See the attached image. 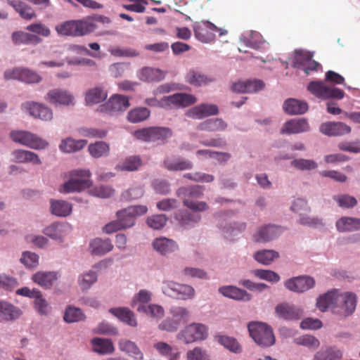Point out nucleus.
<instances>
[{"mask_svg":"<svg viewBox=\"0 0 360 360\" xmlns=\"http://www.w3.org/2000/svg\"><path fill=\"white\" fill-rule=\"evenodd\" d=\"M176 194L179 198H183L184 205L192 210L201 212L208 209L206 202L193 200L202 195V187L200 186L181 187L176 191Z\"/></svg>","mask_w":360,"mask_h":360,"instance_id":"1","label":"nucleus"},{"mask_svg":"<svg viewBox=\"0 0 360 360\" xmlns=\"http://www.w3.org/2000/svg\"><path fill=\"white\" fill-rule=\"evenodd\" d=\"M172 130L166 127H149L136 130L134 136L136 139L146 142H158L165 143L172 136Z\"/></svg>","mask_w":360,"mask_h":360,"instance_id":"2","label":"nucleus"},{"mask_svg":"<svg viewBox=\"0 0 360 360\" xmlns=\"http://www.w3.org/2000/svg\"><path fill=\"white\" fill-rule=\"evenodd\" d=\"M250 335L262 347H270L275 342V337L271 327L262 322H250L248 324Z\"/></svg>","mask_w":360,"mask_h":360,"instance_id":"3","label":"nucleus"},{"mask_svg":"<svg viewBox=\"0 0 360 360\" xmlns=\"http://www.w3.org/2000/svg\"><path fill=\"white\" fill-rule=\"evenodd\" d=\"M89 170H74L71 174V179L65 182L60 188V192L68 193L75 191H81L91 186Z\"/></svg>","mask_w":360,"mask_h":360,"instance_id":"4","label":"nucleus"},{"mask_svg":"<svg viewBox=\"0 0 360 360\" xmlns=\"http://www.w3.org/2000/svg\"><path fill=\"white\" fill-rule=\"evenodd\" d=\"M208 335L207 327L202 323H193L184 328L177 335V338L186 344L204 340Z\"/></svg>","mask_w":360,"mask_h":360,"instance_id":"5","label":"nucleus"},{"mask_svg":"<svg viewBox=\"0 0 360 360\" xmlns=\"http://www.w3.org/2000/svg\"><path fill=\"white\" fill-rule=\"evenodd\" d=\"M195 37L202 43H210L215 39V32L224 35L226 31L217 27L209 21L197 22L193 25Z\"/></svg>","mask_w":360,"mask_h":360,"instance_id":"6","label":"nucleus"},{"mask_svg":"<svg viewBox=\"0 0 360 360\" xmlns=\"http://www.w3.org/2000/svg\"><path fill=\"white\" fill-rule=\"evenodd\" d=\"M93 25L89 21L72 20L65 22L56 27L57 32L65 36H82L91 33Z\"/></svg>","mask_w":360,"mask_h":360,"instance_id":"7","label":"nucleus"},{"mask_svg":"<svg viewBox=\"0 0 360 360\" xmlns=\"http://www.w3.org/2000/svg\"><path fill=\"white\" fill-rule=\"evenodd\" d=\"M307 89L317 98L322 99H342L345 96V92L342 90L336 87L328 86L320 81L311 82Z\"/></svg>","mask_w":360,"mask_h":360,"instance_id":"8","label":"nucleus"},{"mask_svg":"<svg viewBox=\"0 0 360 360\" xmlns=\"http://www.w3.org/2000/svg\"><path fill=\"white\" fill-rule=\"evenodd\" d=\"M162 291L169 297L184 300L192 299L195 295V290L192 286L170 281L163 283Z\"/></svg>","mask_w":360,"mask_h":360,"instance_id":"9","label":"nucleus"},{"mask_svg":"<svg viewBox=\"0 0 360 360\" xmlns=\"http://www.w3.org/2000/svg\"><path fill=\"white\" fill-rule=\"evenodd\" d=\"M130 106L129 98L120 94L112 95L105 103L100 105L97 110L108 115H115L124 111Z\"/></svg>","mask_w":360,"mask_h":360,"instance_id":"10","label":"nucleus"},{"mask_svg":"<svg viewBox=\"0 0 360 360\" xmlns=\"http://www.w3.org/2000/svg\"><path fill=\"white\" fill-rule=\"evenodd\" d=\"M11 139L32 149H43L48 143L34 134L25 131H15L11 133Z\"/></svg>","mask_w":360,"mask_h":360,"instance_id":"11","label":"nucleus"},{"mask_svg":"<svg viewBox=\"0 0 360 360\" xmlns=\"http://www.w3.org/2000/svg\"><path fill=\"white\" fill-rule=\"evenodd\" d=\"M197 102L195 96L186 93H177L171 96H164L160 101L163 107L182 108L191 105Z\"/></svg>","mask_w":360,"mask_h":360,"instance_id":"12","label":"nucleus"},{"mask_svg":"<svg viewBox=\"0 0 360 360\" xmlns=\"http://www.w3.org/2000/svg\"><path fill=\"white\" fill-rule=\"evenodd\" d=\"M148 211V208L145 205L129 206L126 209L117 212L123 229L130 228L134 224L136 217L143 215Z\"/></svg>","mask_w":360,"mask_h":360,"instance_id":"13","label":"nucleus"},{"mask_svg":"<svg viewBox=\"0 0 360 360\" xmlns=\"http://www.w3.org/2000/svg\"><path fill=\"white\" fill-rule=\"evenodd\" d=\"M6 79H18L27 84L39 83L41 77L36 72L24 68H15L4 72Z\"/></svg>","mask_w":360,"mask_h":360,"instance_id":"14","label":"nucleus"},{"mask_svg":"<svg viewBox=\"0 0 360 360\" xmlns=\"http://www.w3.org/2000/svg\"><path fill=\"white\" fill-rule=\"evenodd\" d=\"M45 100L54 105H73L75 98L73 95L67 90L61 89H53L46 94Z\"/></svg>","mask_w":360,"mask_h":360,"instance_id":"15","label":"nucleus"},{"mask_svg":"<svg viewBox=\"0 0 360 360\" xmlns=\"http://www.w3.org/2000/svg\"><path fill=\"white\" fill-rule=\"evenodd\" d=\"M319 131L328 136H341L349 134L352 129L342 122H326L320 125Z\"/></svg>","mask_w":360,"mask_h":360,"instance_id":"16","label":"nucleus"},{"mask_svg":"<svg viewBox=\"0 0 360 360\" xmlns=\"http://www.w3.org/2000/svg\"><path fill=\"white\" fill-rule=\"evenodd\" d=\"M315 281L307 276L294 277L285 282V286L290 291L304 292L314 287Z\"/></svg>","mask_w":360,"mask_h":360,"instance_id":"17","label":"nucleus"},{"mask_svg":"<svg viewBox=\"0 0 360 360\" xmlns=\"http://www.w3.org/2000/svg\"><path fill=\"white\" fill-rule=\"evenodd\" d=\"M356 295L352 292L339 293L336 290L335 307H340L345 316L352 314L356 308Z\"/></svg>","mask_w":360,"mask_h":360,"instance_id":"18","label":"nucleus"},{"mask_svg":"<svg viewBox=\"0 0 360 360\" xmlns=\"http://www.w3.org/2000/svg\"><path fill=\"white\" fill-rule=\"evenodd\" d=\"M218 112V107L216 105L202 103L188 110L186 112V115L192 119L200 120L208 116L217 115Z\"/></svg>","mask_w":360,"mask_h":360,"instance_id":"19","label":"nucleus"},{"mask_svg":"<svg viewBox=\"0 0 360 360\" xmlns=\"http://www.w3.org/2000/svg\"><path fill=\"white\" fill-rule=\"evenodd\" d=\"M291 210L302 216L300 219V223L303 225L314 226L320 223L318 219L304 216L309 211L310 208L307 202L303 199L298 198L295 200L291 206Z\"/></svg>","mask_w":360,"mask_h":360,"instance_id":"20","label":"nucleus"},{"mask_svg":"<svg viewBox=\"0 0 360 360\" xmlns=\"http://www.w3.org/2000/svg\"><path fill=\"white\" fill-rule=\"evenodd\" d=\"M310 127L304 118L291 119L286 122L281 129V134H299L309 131Z\"/></svg>","mask_w":360,"mask_h":360,"instance_id":"21","label":"nucleus"},{"mask_svg":"<svg viewBox=\"0 0 360 360\" xmlns=\"http://www.w3.org/2000/svg\"><path fill=\"white\" fill-rule=\"evenodd\" d=\"M275 313L279 318L285 320L300 319L302 316V311L300 309L288 303H281L275 308Z\"/></svg>","mask_w":360,"mask_h":360,"instance_id":"22","label":"nucleus"},{"mask_svg":"<svg viewBox=\"0 0 360 360\" xmlns=\"http://www.w3.org/2000/svg\"><path fill=\"white\" fill-rule=\"evenodd\" d=\"M281 233V229L274 225H267L261 227L254 235L256 242L264 243L274 240Z\"/></svg>","mask_w":360,"mask_h":360,"instance_id":"23","label":"nucleus"},{"mask_svg":"<svg viewBox=\"0 0 360 360\" xmlns=\"http://www.w3.org/2000/svg\"><path fill=\"white\" fill-rule=\"evenodd\" d=\"M92 350L101 355L111 354L115 352V347L110 339L94 338L91 339Z\"/></svg>","mask_w":360,"mask_h":360,"instance_id":"24","label":"nucleus"},{"mask_svg":"<svg viewBox=\"0 0 360 360\" xmlns=\"http://www.w3.org/2000/svg\"><path fill=\"white\" fill-rule=\"evenodd\" d=\"M164 166L169 171H182L191 169L193 164L191 161L180 157H168L164 160Z\"/></svg>","mask_w":360,"mask_h":360,"instance_id":"25","label":"nucleus"},{"mask_svg":"<svg viewBox=\"0 0 360 360\" xmlns=\"http://www.w3.org/2000/svg\"><path fill=\"white\" fill-rule=\"evenodd\" d=\"M32 279L39 285L49 288L58 279V273L56 271H38L32 276Z\"/></svg>","mask_w":360,"mask_h":360,"instance_id":"26","label":"nucleus"},{"mask_svg":"<svg viewBox=\"0 0 360 360\" xmlns=\"http://www.w3.org/2000/svg\"><path fill=\"white\" fill-rule=\"evenodd\" d=\"M165 72L160 69L143 68L138 75L139 78L146 82H160L165 77Z\"/></svg>","mask_w":360,"mask_h":360,"instance_id":"27","label":"nucleus"},{"mask_svg":"<svg viewBox=\"0 0 360 360\" xmlns=\"http://www.w3.org/2000/svg\"><path fill=\"white\" fill-rule=\"evenodd\" d=\"M224 296L236 300L249 301L251 296L245 290L234 286H224L219 289Z\"/></svg>","mask_w":360,"mask_h":360,"instance_id":"28","label":"nucleus"},{"mask_svg":"<svg viewBox=\"0 0 360 360\" xmlns=\"http://www.w3.org/2000/svg\"><path fill=\"white\" fill-rule=\"evenodd\" d=\"M284 111L289 115H299L306 112L308 110V105L306 102L289 98L283 104Z\"/></svg>","mask_w":360,"mask_h":360,"instance_id":"29","label":"nucleus"},{"mask_svg":"<svg viewBox=\"0 0 360 360\" xmlns=\"http://www.w3.org/2000/svg\"><path fill=\"white\" fill-rule=\"evenodd\" d=\"M20 315L21 311L18 307L7 302H0V321H12Z\"/></svg>","mask_w":360,"mask_h":360,"instance_id":"30","label":"nucleus"},{"mask_svg":"<svg viewBox=\"0 0 360 360\" xmlns=\"http://www.w3.org/2000/svg\"><path fill=\"white\" fill-rule=\"evenodd\" d=\"M337 229L340 232H350L360 230V219L343 217L336 221Z\"/></svg>","mask_w":360,"mask_h":360,"instance_id":"31","label":"nucleus"},{"mask_svg":"<svg viewBox=\"0 0 360 360\" xmlns=\"http://www.w3.org/2000/svg\"><path fill=\"white\" fill-rule=\"evenodd\" d=\"M29 112L32 116L41 120L49 121L53 118L51 109L41 103H33L30 104Z\"/></svg>","mask_w":360,"mask_h":360,"instance_id":"32","label":"nucleus"},{"mask_svg":"<svg viewBox=\"0 0 360 360\" xmlns=\"http://www.w3.org/2000/svg\"><path fill=\"white\" fill-rule=\"evenodd\" d=\"M154 249L162 255H167L175 251L178 246L176 243L167 238H156L153 243Z\"/></svg>","mask_w":360,"mask_h":360,"instance_id":"33","label":"nucleus"},{"mask_svg":"<svg viewBox=\"0 0 360 360\" xmlns=\"http://www.w3.org/2000/svg\"><path fill=\"white\" fill-rule=\"evenodd\" d=\"M110 312L115 316L117 317L120 321L126 323L130 326L136 327L137 326V321L134 313L127 308H112L110 309Z\"/></svg>","mask_w":360,"mask_h":360,"instance_id":"34","label":"nucleus"},{"mask_svg":"<svg viewBox=\"0 0 360 360\" xmlns=\"http://www.w3.org/2000/svg\"><path fill=\"white\" fill-rule=\"evenodd\" d=\"M118 345L122 352L128 354L135 360H143V354L134 342L122 339L119 341Z\"/></svg>","mask_w":360,"mask_h":360,"instance_id":"35","label":"nucleus"},{"mask_svg":"<svg viewBox=\"0 0 360 360\" xmlns=\"http://www.w3.org/2000/svg\"><path fill=\"white\" fill-rule=\"evenodd\" d=\"M15 160L20 163H32L40 165L41 163L39 156L34 152L25 150H15L12 153Z\"/></svg>","mask_w":360,"mask_h":360,"instance_id":"36","label":"nucleus"},{"mask_svg":"<svg viewBox=\"0 0 360 360\" xmlns=\"http://www.w3.org/2000/svg\"><path fill=\"white\" fill-rule=\"evenodd\" d=\"M108 96V92L103 88L96 86L89 89L85 94V101L87 104H98L104 100Z\"/></svg>","mask_w":360,"mask_h":360,"instance_id":"37","label":"nucleus"},{"mask_svg":"<svg viewBox=\"0 0 360 360\" xmlns=\"http://www.w3.org/2000/svg\"><path fill=\"white\" fill-rule=\"evenodd\" d=\"M227 127V124L220 118L207 120L199 124L198 129L207 131H224Z\"/></svg>","mask_w":360,"mask_h":360,"instance_id":"38","label":"nucleus"},{"mask_svg":"<svg viewBox=\"0 0 360 360\" xmlns=\"http://www.w3.org/2000/svg\"><path fill=\"white\" fill-rule=\"evenodd\" d=\"M113 245L109 239L96 238L90 243L91 252L94 255H104L110 252Z\"/></svg>","mask_w":360,"mask_h":360,"instance_id":"39","label":"nucleus"},{"mask_svg":"<svg viewBox=\"0 0 360 360\" xmlns=\"http://www.w3.org/2000/svg\"><path fill=\"white\" fill-rule=\"evenodd\" d=\"M150 115V111L146 107H137L129 111L127 120L131 123H139L145 121Z\"/></svg>","mask_w":360,"mask_h":360,"instance_id":"40","label":"nucleus"},{"mask_svg":"<svg viewBox=\"0 0 360 360\" xmlns=\"http://www.w3.org/2000/svg\"><path fill=\"white\" fill-rule=\"evenodd\" d=\"M12 39L15 44H37L41 41V39L33 34L16 32L12 35Z\"/></svg>","mask_w":360,"mask_h":360,"instance_id":"41","label":"nucleus"},{"mask_svg":"<svg viewBox=\"0 0 360 360\" xmlns=\"http://www.w3.org/2000/svg\"><path fill=\"white\" fill-rule=\"evenodd\" d=\"M87 144L86 140H75L68 138L61 141L60 149L65 153H73L82 149Z\"/></svg>","mask_w":360,"mask_h":360,"instance_id":"42","label":"nucleus"},{"mask_svg":"<svg viewBox=\"0 0 360 360\" xmlns=\"http://www.w3.org/2000/svg\"><path fill=\"white\" fill-rule=\"evenodd\" d=\"M253 257L260 264L269 265L276 259L279 257V253L273 250H262L257 251L254 254Z\"/></svg>","mask_w":360,"mask_h":360,"instance_id":"43","label":"nucleus"},{"mask_svg":"<svg viewBox=\"0 0 360 360\" xmlns=\"http://www.w3.org/2000/svg\"><path fill=\"white\" fill-rule=\"evenodd\" d=\"M51 213L58 217H66L72 212V205L64 200H51Z\"/></svg>","mask_w":360,"mask_h":360,"instance_id":"44","label":"nucleus"},{"mask_svg":"<svg viewBox=\"0 0 360 360\" xmlns=\"http://www.w3.org/2000/svg\"><path fill=\"white\" fill-rule=\"evenodd\" d=\"M186 81L193 86L205 85L213 81L212 78L195 70H191L186 76Z\"/></svg>","mask_w":360,"mask_h":360,"instance_id":"45","label":"nucleus"},{"mask_svg":"<svg viewBox=\"0 0 360 360\" xmlns=\"http://www.w3.org/2000/svg\"><path fill=\"white\" fill-rule=\"evenodd\" d=\"M342 357V352L340 349L328 347L318 352L314 360H340Z\"/></svg>","mask_w":360,"mask_h":360,"instance_id":"46","label":"nucleus"},{"mask_svg":"<svg viewBox=\"0 0 360 360\" xmlns=\"http://www.w3.org/2000/svg\"><path fill=\"white\" fill-rule=\"evenodd\" d=\"M335 297L336 290L328 292L317 299L316 306L321 311H325L330 307H336Z\"/></svg>","mask_w":360,"mask_h":360,"instance_id":"47","label":"nucleus"},{"mask_svg":"<svg viewBox=\"0 0 360 360\" xmlns=\"http://www.w3.org/2000/svg\"><path fill=\"white\" fill-rule=\"evenodd\" d=\"M88 150L92 157L99 158L108 155L110 146L105 142L97 141L90 144L88 147Z\"/></svg>","mask_w":360,"mask_h":360,"instance_id":"48","label":"nucleus"},{"mask_svg":"<svg viewBox=\"0 0 360 360\" xmlns=\"http://www.w3.org/2000/svg\"><path fill=\"white\" fill-rule=\"evenodd\" d=\"M141 160L139 156H131L119 163L116 169L120 171L131 172L137 170L141 167Z\"/></svg>","mask_w":360,"mask_h":360,"instance_id":"49","label":"nucleus"},{"mask_svg":"<svg viewBox=\"0 0 360 360\" xmlns=\"http://www.w3.org/2000/svg\"><path fill=\"white\" fill-rule=\"evenodd\" d=\"M174 217L182 226H190L192 224L198 222L200 219L199 214H191L186 210L179 211Z\"/></svg>","mask_w":360,"mask_h":360,"instance_id":"50","label":"nucleus"},{"mask_svg":"<svg viewBox=\"0 0 360 360\" xmlns=\"http://www.w3.org/2000/svg\"><path fill=\"white\" fill-rule=\"evenodd\" d=\"M86 318L82 311L77 307L69 306L64 314V321L67 323H74L83 321Z\"/></svg>","mask_w":360,"mask_h":360,"instance_id":"51","label":"nucleus"},{"mask_svg":"<svg viewBox=\"0 0 360 360\" xmlns=\"http://www.w3.org/2000/svg\"><path fill=\"white\" fill-rule=\"evenodd\" d=\"M65 229V226L54 223L46 227L44 232L47 236L53 239L60 240L64 236Z\"/></svg>","mask_w":360,"mask_h":360,"instance_id":"52","label":"nucleus"},{"mask_svg":"<svg viewBox=\"0 0 360 360\" xmlns=\"http://www.w3.org/2000/svg\"><path fill=\"white\" fill-rule=\"evenodd\" d=\"M154 348L160 355L167 356L169 360H176L179 357V353H174L172 346L165 342H157L154 345Z\"/></svg>","mask_w":360,"mask_h":360,"instance_id":"53","label":"nucleus"},{"mask_svg":"<svg viewBox=\"0 0 360 360\" xmlns=\"http://www.w3.org/2000/svg\"><path fill=\"white\" fill-rule=\"evenodd\" d=\"M138 311H143L153 318L160 319L164 316V309L158 304H149L148 306L139 305Z\"/></svg>","mask_w":360,"mask_h":360,"instance_id":"54","label":"nucleus"},{"mask_svg":"<svg viewBox=\"0 0 360 360\" xmlns=\"http://www.w3.org/2000/svg\"><path fill=\"white\" fill-rule=\"evenodd\" d=\"M218 342L224 347L235 353L241 352V347L237 340L231 337L220 335L218 337Z\"/></svg>","mask_w":360,"mask_h":360,"instance_id":"55","label":"nucleus"},{"mask_svg":"<svg viewBox=\"0 0 360 360\" xmlns=\"http://www.w3.org/2000/svg\"><path fill=\"white\" fill-rule=\"evenodd\" d=\"M312 57L309 52L302 50L296 51L293 58V66L296 68L302 69Z\"/></svg>","mask_w":360,"mask_h":360,"instance_id":"56","label":"nucleus"},{"mask_svg":"<svg viewBox=\"0 0 360 360\" xmlns=\"http://www.w3.org/2000/svg\"><path fill=\"white\" fill-rule=\"evenodd\" d=\"M291 165L299 170H312L317 168V163L312 160L303 158L295 159L291 162Z\"/></svg>","mask_w":360,"mask_h":360,"instance_id":"57","label":"nucleus"},{"mask_svg":"<svg viewBox=\"0 0 360 360\" xmlns=\"http://www.w3.org/2000/svg\"><path fill=\"white\" fill-rule=\"evenodd\" d=\"M81 136L87 138H104L107 135V131L104 129H98L95 128H80L78 130Z\"/></svg>","mask_w":360,"mask_h":360,"instance_id":"58","label":"nucleus"},{"mask_svg":"<svg viewBox=\"0 0 360 360\" xmlns=\"http://www.w3.org/2000/svg\"><path fill=\"white\" fill-rule=\"evenodd\" d=\"M295 342L297 345H303L312 349H317L320 345L319 340L317 338L309 335H302L296 338Z\"/></svg>","mask_w":360,"mask_h":360,"instance_id":"59","label":"nucleus"},{"mask_svg":"<svg viewBox=\"0 0 360 360\" xmlns=\"http://www.w3.org/2000/svg\"><path fill=\"white\" fill-rule=\"evenodd\" d=\"M253 274L256 277L269 282L277 283L280 280L279 275L271 270L256 269Z\"/></svg>","mask_w":360,"mask_h":360,"instance_id":"60","label":"nucleus"},{"mask_svg":"<svg viewBox=\"0 0 360 360\" xmlns=\"http://www.w3.org/2000/svg\"><path fill=\"white\" fill-rule=\"evenodd\" d=\"M333 199L342 207L352 208L357 204V200L354 197L346 194L335 195Z\"/></svg>","mask_w":360,"mask_h":360,"instance_id":"61","label":"nucleus"},{"mask_svg":"<svg viewBox=\"0 0 360 360\" xmlns=\"http://www.w3.org/2000/svg\"><path fill=\"white\" fill-rule=\"evenodd\" d=\"M34 308L40 314L46 315L50 311V307L47 301L42 297L41 292L39 291V295L34 297Z\"/></svg>","mask_w":360,"mask_h":360,"instance_id":"62","label":"nucleus"},{"mask_svg":"<svg viewBox=\"0 0 360 360\" xmlns=\"http://www.w3.org/2000/svg\"><path fill=\"white\" fill-rule=\"evenodd\" d=\"M152 186L157 193L161 195H167L170 192V184L165 179H155L152 183Z\"/></svg>","mask_w":360,"mask_h":360,"instance_id":"63","label":"nucleus"},{"mask_svg":"<svg viewBox=\"0 0 360 360\" xmlns=\"http://www.w3.org/2000/svg\"><path fill=\"white\" fill-rule=\"evenodd\" d=\"M15 11L19 13L21 18L26 20H31L36 17L32 8L23 1L20 3L19 6H17Z\"/></svg>","mask_w":360,"mask_h":360,"instance_id":"64","label":"nucleus"}]
</instances>
